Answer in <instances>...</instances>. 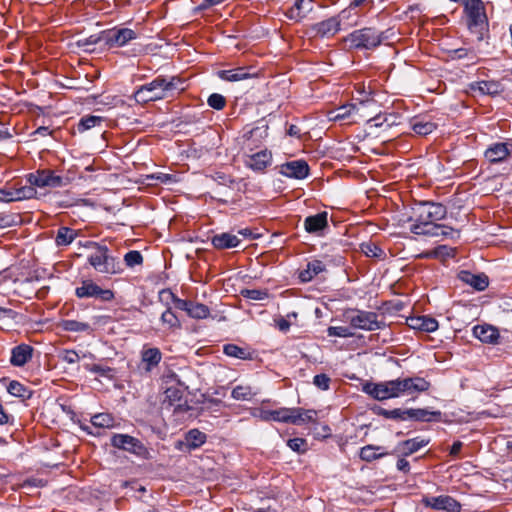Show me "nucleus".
I'll return each instance as SVG.
<instances>
[{
	"instance_id": "1",
	"label": "nucleus",
	"mask_w": 512,
	"mask_h": 512,
	"mask_svg": "<svg viewBox=\"0 0 512 512\" xmlns=\"http://www.w3.org/2000/svg\"><path fill=\"white\" fill-rule=\"evenodd\" d=\"M430 387L431 383L425 378L413 376L378 383L366 381L362 385V391L375 400L384 401L427 392Z\"/></svg>"
},
{
	"instance_id": "2",
	"label": "nucleus",
	"mask_w": 512,
	"mask_h": 512,
	"mask_svg": "<svg viewBox=\"0 0 512 512\" xmlns=\"http://www.w3.org/2000/svg\"><path fill=\"white\" fill-rule=\"evenodd\" d=\"M447 208L442 203L433 201H418L411 207V215L406 222H412L410 232L418 236H429L432 230L439 229L436 222L444 219Z\"/></svg>"
},
{
	"instance_id": "3",
	"label": "nucleus",
	"mask_w": 512,
	"mask_h": 512,
	"mask_svg": "<svg viewBox=\"0 0 512 512\" xmlns=\"http://www.w3.org/2000/svg\"><path fill=\"white\" fill-rule=\"evenodd\" d=\"M185 80L179 76L159 75L151 82L141 85L133 94V98L139 104L162 100L172 96L176 91L185 89Z\"/></svg>"
},
{
	"instance_id": "4",
	"label": "nucleus",
	"mask_w": 512,
	"mask_h": 512,
	"mask_svg": "<svg viewBox=\"0 0 512 512\" xmlns=\"http://www.w3.org/2000/svg\"><path fill=\"white\" fill-rule=\"evenodd\" d=\"M78 244L87 250V263L96 272L114 275L122 271L119 260L111 255L106 245L92 240L79 241Z\"/></svg>"
},
{
	"instance_id": "5",
	"label": "nucleus",
	"mask_w": 512,
	"mask_h": 512,
	"mask_svg": "<svg viewBox=\"0 0 512 512\" xmlns=\"http://www.w3.org/2000/svg\"><path fill=\"white\" fill-rule=\"evenodd\" d=\"M186 390L182 384L170 386L165 390L163 407L172 411L176 422L183 423L194 417L193 407L188 404Z\"/></svg>"
},
{
	"instance_id": "6",
	"label": "nucleus",
	"mask_w": 512,
	"mask_h": 512,
	"mask_svg": "<svg viewBox=\"0 0 512 512\" xmlns=\"http://www.w3.org/2000/svg\"><path fill=\"white\" fill-rule=\"evenodd\" d=\"M369 0H353L349 7L341 11L337 16L331 17L318 23L315 28L317 32H339L348 30L357 25V14L353 9L366 4Z\"/></svg>"
},
{
	"instance_id": "7",
	"label": "nucleus",
	"mask_w": 512,
	"mask_h": 512,
	"mask_svg": "<svg viewBox=\"0 0 512 512\" xmlns=\"http://www.w3.org/2000/svg\"><path fill=\"white\" fill-rule=\"evenodd\" d=\"M463 19L471 32H485L489 30V21L486 7L482 0H472L464 3Z\"/></svg>"
},
{
	"instance_id": "8",
	"label": "nucleus",
	"mask_w": 512,
	"mask_h": 512,
	"mask_svg": "<svg viewBox=\"0 0 512 512\" xmlns=\"http://www.w3.org/2000/svg\"><path fill=\"white\" fill-rule=\"evenodd\" d=\"M344 318L354 329L375 331L382 330L386 326L383 320H378V314L372 311L348 309L344 312Z\"/></svg>"
},
{
	"instance_id": "9",
	"label": "nucleus",
	"mask_w": 512,
	"mask_h": 512,
	"mask_svg": "<svg viewBox=\"0 0 512 512\" xmlns=\"http://www.w3.org/2000/svg\"><path fill=\"white\" fill-rule=\"evenodd\" d=\"M110 445L140 459L149 460L151 458L150 450L144 443L129 434L114 433L110 438Z\"/></svg>"
},
{
	"instance_id": "10",
	"label": "nucleus",
	"mask_w": 512,
	"mask_h": 512,
	"mask_svg": "<svg viewBox=\"0 0 512 512\" xmlns=\"http://www.w3.org/2000/svg\"><path fill=\"white\" fill-rule=\"evenodd\" d=\"M75 296L79 299L93 298L103 303L112 302L115 299L113 290L101 287L92 279L82 280L80 286L75 288Z\"/></svg>"
},
{
	"instance_id": "11",
	"label": "nucleus",
	"mask_w": 512,
	"mask_h": 512,
	"mask_svg": "<svg viewBox=\"0 0 512 512\" xmlns=\"http://www.w3.org/2000/svg\"><path fill=\"white\" fill-rule=\"evenodd\" d=\"M28 184L39 188H59L66 185L64 178L56 175L53 170L39 169L26 175Z\"/></svg>"
},
{
	"instance_id": "12",
	"label": "nucleus",
	"mask_w": 512,
	"mask_h": 512,
	"mask_svg": "<svg viewBox=\"0 0 512 512\" xmlns=\"http://www.w3.org/2000/svg\"><path fill=\"white\" fill-rule=\"evenodd\" d=\"M385 34H348L343 38L344 46L348 49H373L388 40Z\"/></svg>"
},
{
	"instance_id": "13",
	"label": "nucleus",
	"mask_w": 512,
	"mask_h": 512,
	"mask_svg": "<svg viewBox=\"0 0 512 512\" xmlns=\"http://www.w3.org/2000/svg\"><path fill=\"white\" fill-rule=\"evenodd\" d=\"M249 151L251 153L245 152L243 155L244 166L256 173H264L272 164L273 156L271 151L266 148L257 152H252L253 148H249Z\"/></svg>"
},
{
	"instance_id": "14",
	"label": "nucleus",
	"mask_w": 512,
	"mask_h": 512,
	"mask_svg": "<svg viewBox=\"0 0 512 512\" xmlns=\"http://www.w3.org/2000/svg\"><path fill=\"white\" fill-rule=\"evenodd\" d=\"M102 34H90V36L74 40L73 37L69 39L67 46L73 51H83L87 53L102 52Z\"/></svg>"
},
{
	"instance_id": "15",
	"label": "nucleus",
	"mask_w": 512,
	"mask_h": 512,
	"mask_svg": "<svg viewBox=\"0 0 512 512\" xmlns=\"http://www.w3.org/2000/svg\"><path fill=\"white\" fill-rule=\"evenodd\" d=\"M278 173L297 180H303L309 176L310 168L305 160L288 161L277 167Z\"/></svg>"
},
{
	"instance_id": "16",
	"label": "nucleus",
	"mask_w": 512,
	"mask_h": 512,
	"mask_svg": "<svg viewBox=\"0 0 512 512\" xmlns=\"http://www.w3.org/2000/svg\"><path fill=\"white\" fill-rule=\"evenodd\" d=\"M251 415L264 422H282L291 424V408L282 407L277 410H266L263 408H253Z\"/></svg>"
},
{
	"instance_id": "17",
	"label": "nucleus",
	"mask_w": 512,
	"mask_h": 512,
	"mask_svg": "<svg viewBox=\"0 0 512 512\" xmlns=\"http://www.w3.org/2000/svg\"><path fill=\"white\" fill-rule=\"evenodd\" d=\"M512 154V142H495L484 151V158L490 164H498L506 161Z\"/></svg>"
},
{
	"instance_id": "18",
	"label": "nucleus",
	"mask_w": 512,
	"mask_h": 512,
	"mask_svg": "<svg viewBox=\"0 0 512 512\" xmlns=\"http://www.w3.org/2000/svg\"><path fill=\"white\" fill-rule=\"evenodd\" d=\"M422 503L426 507H430L435 510H443L446 512H460L461 504L453 497L449 495H439L432 497H424Z\"/></svg>"
},
{
	"instance_id": "19",
	"label": "nucleus",
	"mask_w": 512,
	"mask_h": 512,
	"mask_svg": "<svg viewBox=\"0 0 512 512\" xmlns=\"http://www.w3.org/2000/svg\"><path fill=\"white\" fill-rule=\"evenodd\" d=\"M140 356L138 368L146 374L157 368L162 360V352L157 347L143 346Z\"/></svg>"
},
{
	"instance_id": "20",
	"label": "nucleus",
	"mask_w": 512,
	"mask_h": 512,
	"mask_svg": "<svg viewBox=\"0 0 512 512\" xmlns=\"http://www.w3.org/2000/svg\"><path fill=\"white\" fill-rule=\"evenodd\" d=\"M505 80H511L508 77H503L501 81L497 80H482L470 84L472 91H478L482 95L497 96L502 94L506 88L502 83Z\"/></svg>"
},
{
	"instance_id": "21",
	"label": "nucleus",
	"mask_w": 512,
	"mask_h": 512,
	"mask_svg": "<svg viewBox=\"0 0 512 512\" xmlns=\"http://www.w3.org/2000/svg\"><path fill=\"white\" fill-rule=\"evenodd\" d=\"M34 348L26 343H21L11 349L10 364L14 367H23L33 358Z\"/></svg>"
},
{
	"instance_id": "22",
	"label": "nucleus",
	"mask_w": 512,
	"mask_h": 512,
	"mask_svg": "<svg viewBox=\"0 0 512 512\" xmlns=\"http://www.w3.org/2000/svg\"><path fill=\"white\" fill-rule=\"evenodd\" d=\"M458 279L476 291H484L489 286V277L485 273L474 274L468 270H461Z\"/></svg>"
},
{
	"instance_id": "23",
	"label": "nucleus",
	"mask_w": 512,
	"mask_h": 512,
	"mask_svg": "<svg viewBox=\"0 0 512 512\" xmlns=\"http://www.w3.org/2000/svg\"><path fill=\"white\" fill-rule=\"evenodd\" d=\"M442 416L441 411H430L427 408L406 409V420L411 419L419 422H437Z\"/></svg>"
},
{
	"instance_id": "24",
	"label": "nucleus",
	"mask_w": 512,
	"mask_h": 512,
	"mask_svg": "<svg viewBox=\"0 0 512 512\" xmlns=\"http://www.w3.org/2000/svg\"><path fill=\"white\" fill-rule=\"evenodd\" d=\"M328 227V213L319 212L305 218L304 228L310 234H318Z\"/></svg>"
},
{
	"instance_id": "25",
	"label": "nucleus",
	"mask_w": 512,
	"mask_h": 512,
	"mask_svg": "<svg viewBox=\"0 0 512 512\" xmlns=\"http://www.w3.org/2000/svg\"><path fill=\"white\" fill-rule=\"evenodd\" d=\"M324 271H326V264L324 261L313 259L307 263L305 269L299 271L298 278L301 283H308Z\"/></svg>"
},
{
	"instance_id": "26",
	"label": "nucleus",
	"mask_w": 512,
	"mask_h": 512,
	"mask_svg": "<svg viewBox=\"0 0 512 512\" xmlns=\"http://www.w3.org/2000/svg\"><path fill=\"white\" fill-rule=\"evenodd\" d=\"M473 335L483 343L496 344L500 337L497 328L484 324L473 327Z\"/></svg>"
},
{
	"instance_id": "27",
	"label": "nucleus",
	"mask_w": 512,
	"mask_h": 512,
	"mask_svg": "<svg viewBox=\"0 0 512 512\" xmlns=\"http://www.w3.org/2000/svg\"><path fill=\"white\" fill-rule=\"evenodd\" d=\"M102 51L119 48L136 39L137 34H102Z\"/></svg>"
},
{
	"instance_id": "28",
	"label": "nucleus",
	"mask_w": 512,
	"mask_h": 512,
	"mask_svg": "<svg viewBox=\"0 0 512 512\" xmlns=\"http://www.w3.org/2000/svg\"><path fill=\"white\" fill-rule=\"evenodd\" d=\"M241 240L234 234L223 232L211 237V244L217 250L235 248L239 246Z\"/></svg>"
},
{
	"instance_id": "29",
	"label": "nucleus",
	"mask_w": 512,
	"mask_h": 512,
	"mask_svg": "<svg viewBox=\"0 0 512 512\" xmlns=\"http://www.w3.org/2000/svg\"><path fill=\"white\" fill-rule=\"evenodd\" d=\"M216 75L223 81L238 82L253 78L256 74L249 73L247 67H237L230 70H219Z\"/></svg>"
},
{
	"instance_id": "30",
	"label": "nucleus",
	"mask_w": 512,
	"mask_h": 512,
	"mask_svg": "<svg viewBox=\"0 0 512 512\" xmlns=\"http://www.w3.org/2000/svg\"><path fill=\"white\" fill-rule=\"evenodd\" d=\"M318 412L314 409H304L301 407L291 408V424L302 425L306 423H315Z\"/></svg>"
},
{
	"instance_id": "31",
	"label": "nucleus",
	"mask_w": 512,
	"mask_h": 512,
	"mask_svg": "<svg viewBox=\"0 0 512 512\" xmlns=\"http://www.w3.org/2000/svg\"><path fill=\"white\" fill-rule=\"evenodd\" d=\"M429 444V439L415 437L401 441L397 444V449L401 451L402 456L408 457Z\"/></svg>"
},
{
	"instance_id": "32",
	"label": "nucleus",
	"mask_w": 512,
	"mask_h": 512,
	"mask_svg": "<svg viewBox=\"0 0 512 512\" xmlns=\"http://www.w3.org/2000/svg\"><path fill=\"white\" fill-rule=\"evenodd\" d=\"M223 353L228 357L240 360H253L254 358V351L232 343L223 346Z\"/></svg>"
},
{
	"instance_id": "33",
	"label": "nucleus",
	"mask_w": 512,
	"mask_h": 512,
	"mask_svg": "<svg viewBox=\"0 0 512 512\" xmlns=\"http://www.w3.org/2000/svg\"><path fill=\"white\" fill-rule=\"evenodd\" d=\"M184 439L187 450L191 451L205 444L207 435L199 429L194 428L185 433Z\"/></svg>"
},
{
	"instance_id": "34",
	"label": "nucleus",
	"mask_w": 512,
	"mask_h": 512,
	"mask_svg": "<svg viewBox=\"0 0 512 512\" xmlns=\"http://www.w3.org/2000/svg\"><path fill=\"white\" fill-rule=\"evenodd\" d=\"M411 129L420 136L431 134L437 128V124L425 117H414L410 121Z\"/></svg>"
},
{
	"instance_id": "35",
	"label": "nucleus",
	"mask_w": 512,
	"mask_h": 512,
	"mask_svg": "<svg viewBox=\"0 0 512 512\" xmlns=\"http://www.w3.org/2000/svg\"><path fill=\"white\" fill-rule=\"evenodd\" d=\"M410 327L424 332H434L438 329V321L429 316H419L410 319Z\"/></svg>"
},
{
	"instance_id": "36",
	"label": "nucleus",
	"mask_w": 512,
	"mask_h": 512,
	"mask_svg": "<svg viewBox=\"0 0 512 512\" xmlns=\"http://www.w3.org/2000/svg\"><path fill=\"white\" fill-rule=\"evenodd\" d=\"M360 251L369 258H373L379 261H384L387 258V254L377 243L369 240L360 244Z\"/></svg>"
},
{
	"instance_id": "37",
	"label": "nucleus",
	"mask_w": 512,
	"mask_h": 512,
	"mask_svg": "<svg viewBox=\"0 0 512 512\" xmlns=\"http://www.w3.org/2000/svg\"><path fill=\"white\" fill-rule=\"evenodd\" d=\"M6 389L10 395L20 398L23 401L31 399L34 393L33 390L18 380H11Z\"/></svg>"
},
{
	"instance_id": "38",
	"label": "nucleus",
	"mask_w": 512,
	"mask_h": 512,
	"mask_svg": "<svg viewBox=\"0 0 512 512\" xmlns=\"http://www.w3.org/2000/svg\"><path fill=\"white\" fill-rule=\"evenodd\" d=\"M370 103L369 100H361L359 106L355 104L343 105L334 111L335 115L332 117L333 120H342L349 118L353 114H359L361 107H365Z\"/></svg>"
},
{
	"instance_id": "39",
	"label": "nucleus",
	"mask_w": 512,
	"mask_h": 512,
	"mask_svg": "<svg viewBox=\"0 0 512 512\" xmlns=\"http://www.w3.org/2000/svg\"><path fill=\"white\" fill-rule=\"evenodd\" d=\"M78 233L76 230L67 227V226H61L56 233L55 237V244L56 246H67L71 244L75 238L77 237Z\"/></svg>"
},
{
	"instance_id": "40",
	"label": "nucleus",
	"mask_w": 512,
	"mask_h": 512,
	"mask_svg": "<svg viewBox=\"0 0 512 512\" xmlns=\"http://www.w3.org/2000/svg\"><path fill=\"white\" fill-rule=\"evenodd\" d=\"M10 193L11 194H8L9 200L13 202L35 198L37 195V190L35 186L29 184L28 186H23L15 190H10Z\"/></svg>"
},
{
	"instance_id": "41",
	"label": "nucleus",
	"mask_w": 512,
	"mask_h": 512,
	"mask_svg": "<svg viewBox=\"0 0 512 512\" xmlns=\"http://www.w3.org/2000/svg\"><path fill=\"white\" fill-rule=\"evenodd\" d=\"M380 449H382V447H380V446H376V445H372V444L366 445L360 449L359 457L363 461L372 462L374 460L380 459V458L388 455L387 452L377 453L376 451H378Z\"/></svg>"
},
{
	"instance_id": "42",
	"label": "nucleus",
	"mask_w": 512,
	"mask_h": 512,
	"mask_svg": "<svg viewBox=\"0 0 512 512\" xmlns=\"http://www.w3.org/2000/svg\"><path fill=\"white\" fill-rule=\"evenodd\" d=\"M257 392L253 391L249 385H237L231 391V397L235 400L250 401Z\"/></svg>"
},
{
	"instance_id": "43",
	"label": "nucleus",
	"mask_w": 512,
	"mask_h": 512,
	"mask_svg": "<svg viewBox=\"0 0 512 512\" xmlns=\"http://www.w3.org/2000/svg\"><path fill=\"white\" fill-rule=\"evenodd\" d=\"M373 411L375 414L382 416L386 419H393V420H399V421L406 420V409L395 408L392 410H388V409L378 406V407L374 408Z\"/></svg>"
},
{
	"instance_id": "44",
	"label": "nucleus",
	"mask_w": 512,
	"mask_h": 512,
	"mask_svg": "<svg viewBox=\"0 0 512 512\" xmlns=\"http://www.w3.org/2000/svg\"><path fill=\"white\" fill-rule=\"evenodd\" d=\"M312 1L313 0H296L294 5L288 10V17L297 20L301 17V13L311 10Z\"/></svg>"
},
{
	"instance_id": "45",
	"label": "nucleus",
	"mask_w": 512,
	"mask_h": 512,
	"mask_svg": "<svg viewBox=\"0 0 512 512\" xmlns=\"http://www.w3.org/2000/svg\"><path fill=\"white\" fill-rule=\"evenodd\" d=\"M61 327L67 332H90L92 330L89 323L71 319L63 320Z\"/></svg>"
},
{
	"instance_id": "46",
	"label": "nucleus",
	"mask_w": 512,
	"mask_h": 512,
	"mask_svg": "<svg viewBox=\"0 0 512 512\" xmlns=\"http://www.w3.org/2000/svg\"><path fill=\"white\" fill-rule=\"evenodd\" d=\"M210 309L207 305L197 302H191L187 315L194 319H205L209 316Z\"/></svg>"
},
{
	"instance_id": "47",
	"label": "nucleus",
	"mask_w": 512,
	"mask_h": 512,
	"mask_svg": "<svg viewBox=\"0 0 512 512\" xmlns=\"http://www.w3.org/2000/svg\"><path fill=\"white\" fill-rule=\"evenodd\" d=\"M240 295L248 300L262 301L270 297L268 289H247L240 290Z\"/></svg>"
},
{
	"instance_id": "48",
	"label": "nucleus",
	"mask_w": 512,
	"mask_h": 512,
	"mask_svg": "<svg viewBox=\"0 0 512 512\" xmlns=\"http://www.w3.org/2000/svg\"><path fill=\"white\" fill-rule=\"evenodd\" d=\"M103 118L100 116H94V115H87L82 117L78 124H77V130L79 133H83L95 126H98L102 123Z\"/></svg>"
},
{
	"instance_id": "49",
	"label": "nucleus",
	"mask_w": 512,
	"mask_h": 512,
	"mask_svg": "<svg viewBox=\"0 0 512 512\" xmlns=\"http://www.w3.org/2000/svg\"><path fill=\"white\" fill-rule=\"evenodd\" d=\"M160 320L162 324L167 325L170 329L181 328V322L170 306H167L166 310L162 312Z\"/></svg>"
},
{
	"instance_id": "50",
	"label": "nucleus",
	"mask_w": 512,
	"mask_h": 512,
	"mask_svg": "<svg viewBox=\"0 0 512 512\" xmlns=\"http://www.w3.org/2000/svg\"><path fill=\"white\" fill-rule=\"evenodd\" d=\"M91 423L95 427L110 428L114 425V418L109 413H99L91 418Z\"/></svg>"
},
{
	"instance_id": "51",
	"label": "nucleus",
	"mask_w": 512,
	"mask_h": 512,
	"mask_svg": "<svg viewBox=\"0 0 512 512\" xmlns=\"http://www.w3.org/2000/svg\"><path fill=\"white\" fill-rule=\"evenodd\" d=\"M166 293L169 294V296L171 297V301L174 304L175 308L185 311L186 313L188 312V309L191 306V302H192L191 300H185V299L179 298L170 289H163L160 292V296H162L163 294H166Z\"/></svg>"
},
{
	"instance_id": "52",
	"label": "nucleus",
	"mask_w": 512,
	"mask_h": 512,
	"mask_svg": "<svg viewBox=\"0 0 512 512\" xmlns=\"http://www.w3.org/2000/svg\"><path fill=\"white\" fill-rule=\"evenodd\" d=\"M436 226L439 228L435 231L432 230L433 234H429L430 237H438V236H443V237H449V238H455V237H459V230H456L450 226H447V225H443V224H437L436 223Z\"/></svg>"
},
{
	"instance_id": "53",
	"label": "nucleus",
	"mask_w": 512,
	"mask_h": 512,
	"mask_svg": "<svg viewBox=\"0 0 512 512\" xmlns=\"http://www.w3.org/2000/svg\"><path fill=\"white\" fill-rule=\"evenodd\" d=\"M85 369L91 373L98 374L109 379L113 377L114 372L113 368L100 364H86Z\"/></svg>"
},
{
	"instance_id": "54",
	"label": "nucleus",
	"mask_w": 512,
	"mask_h": 512,
	"mask_svg": "<svg viewBox=\"0 0 512 512\" xmlns=\"http://www.w3.org/2000/svg\"><path fill=\"white\" fill-rule=\"evenodd\" d=\"M327 335L330 337L351 338L354 333L350 328L344 326H329L327 328Z\"/></svg>"
},
{
	"instance_id": "55",
	"label": "nucleus",
	"mask_w": 512,
	"mask_h": 512,
	"mask_svg": "<svg viewBox=\"0 0 512 512\" xmlns=\"http://www.w3.org/2000/svg\"><path fill=\"white\" fill-rule=\"evenodd\" d=\"M452 256H454V250L446 245H440L424 255L426 258H446Z\"/></svg>"
},
{
	"instance_id": "56",
	"label": "nucleus",
	"mask_w": 512,
	"mask_h": 512,
	"mask_svg": "<svg viewBox=\"0 0 512 512\" xmlns=\"http://www.w3.org/2000/svg\"><path fill=\"white\" fill-rule=\"evenodd\" d=\"M143 256L138 250H130L124 255V262L127 267H135L143 263Z\"/></svg>"
},
{
	"instance_id": "57",
	"label": "nucleus",
	"mask_w": 512,
	"mask_h": 512,
	"mask_svg": "<svg viewBox=\"0 0 512 512\" xmlns=\"http://www.w3.org/2000/svg\"><path fill=\"white\" fill-rule=\"evenodd\" d=\"M287 446L294 452L303 454L308 450V443L304 438H291L287 441Z\"/></svg>"
},
{
	"instance_id": "58",
	"label": "nucleus",
	"mask_w": 512,
	"mask_h": 512,
	"mask_svg": "<svg viewBox=\"0 0 512 512\" xmlns=\"http://www.w3.org/2000/svg\"><path fill=\"white\" fill-rule=\"evenodd\" d=\"M226 103V98L219 93H213L207 99V104L215 110L224 109Z\"/></svg>"
},
{
	"instance_id": "59",
	"label": "nucleus",
	"mask_w": 512,
	"mask_h": 512,
	"mask_svg": "<svg viewBox=\"0 0 512 512\" xmlns=\"http://www.w3.org/2000/svg\"><path fill=\"white\" fill-rule=\"evenodd\" d=\"M331 378L325 374H317L313 378V384L320 390L326 391L330 388Z\"/></svg>"
},
{
	"instance_id": "60",
	"label": "nucleus",
	"mask_w": 512,
	"mask_h": 512,
	"mask_svg": "<svg viewBox=\"0 0 512 512\" xmlns=\"http://www.w3.org/2000/svg\"><path fill=\"white\" fill-rule=\"evenodd\" d=\"M387 122V114H378L370 119H368L367 123L370 125V127H376L380 128L384 126V124Z\"/></svg>"
},
{
	"instance_id": "61",
	"label": "nucleus",
	"mask_w": 512,
	"mask_h": 512,
	"mask_svg": "<svg viewBox=\"0 0 512 512\" xmlns=\"http://www.w3.org/2000/svg\"><path fill=\"white\" fill-rule=\"evenodd\" d=\"M62 360L68 364H74L80 360L78 353L74 350H65Z\"/></svg>"
},
{
	"instance_id": "62",
	"label": "nucleus",
	"mask_w": 512,
	"mask_h": 512,
	"mask_svg": "<svg viewBox=\"0 0 512 512\" xmlns=\"http://www.w3.org/2000/svg\"><path fill=\"white\" fill-rule=\"evenodd\" d=\"M453 59H462L468 56L470 50L466 48L446 49Z\"/></svg>"
},
{
	"instance_id": "63",
	"label": "nucleus",
	"mask_w": 512,
	"mask_h": 512,
	"mask_svg": "<svg viewBox=\"0 0 512 512\" xmlns=\"http://www.w3.org/2000/svg\"><path fill=\"white\" fill-rule=\"evenodd\" d=\"M324 259H325L324 263L326 264V267L328 265H334V266H343L344 265V257L341 255H336L333 257L325 256Z\"/></svg>"
},
{
	"instance_id": "64",
	"label": "nucleus",
	"mask_w": 512,
	"mask_h": 512,
	"mask_svg": "<svg viewBox=\"0 0 512 512\" xmlns=\"http://www.w3.org/2000/svg\"><path fill=\"white\" fill-rule=\"evenodd\" d=\"M396 467L399 471L408 474L410 472V463L406 460V457L402 456L397 460Z\"/></svg>"
}]
</instances>
